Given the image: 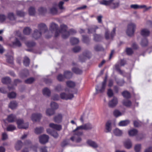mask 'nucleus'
Wrapping results in <instances>:
<instances>
[{"label":"nucleus","mask_w":152,"mask_h":152,"mask_svg":"<svg viewBox=\"0 0 152 152\" xmlns=\"http://www.w3.org/2000/svg\"><path fill=\"white\" fill-rule=\"evenodd\" d=\"M32 31L31 29L29 27H26L23 29V33L25 35H29Z\"/></svg>","instance_id":"412c9836"},{"label":"nucleus","mask_w":152,"mask_h":152,"mask_svg":"<svg viewBox=\"0 0 152 152\" xmlns=\"http://www.w3.org/2000/svg\"><path fill=\"white\" fill-rule=\"evenodd\" d=\"M49 137L48 135L43 134L40 136L39 137V141L42 144H44L48 141Z\"/></svg>","instance_id":"0eeeda50"},{"label":"nucleus","mask_w":152,"mask_h":152,"mask_svg":"<svg viewBox=\"0 0 152 152\" xmlns=\"http://www.w3.org/2000/svg\"><path fill=\"white\" fill-rule=\"evenodd\" d=\"M111 121H108L105 124L106 132H110L112 129Z\"/></svg>","instance_id":"f3484780"},{"label":"nucleus","mask_w":152,"mask_h":152,"mask_svg":"<svg viewBox=\"0 0 152 152\" xmlns=\"http://www.w3.org/2000/svg\"><path fill=\"white\" fill-rule=\"evenodd\" d=\"M126 52L127 55H130L133 53V51L131 48H127L126 49Z\"/></svg>","instance_id":"6e6d98bb"},{"label":"nucleus","mask_w":152,"mask_h":152,"mask_svg":"<svg viewBox=\"0 0 152 152\" xmlns=\"http://www.w3.org/2000/svg\"><path fill=\"white\" fill-rule=\"evenodd\" d=\"M14 34L17 37H18L20 38H23L21 37V32L19 30L16 31L14 32Z\"/></svg>","instance_id":"680f3d73"},{"label":"nucleus","mask_w":152,"mask_h":152,"mask_svg":"<svg viewBox=\"0 0 152 152\" xmlns=\"http://www.w3.org/2000/svg\"><path fill=\"white\" fill-rule=\"evenodd\" d=\"M70 41L72 45H74L78 44L79 40L78 39H70Z\"/></svg>","instance_id":"c03bdc74"},{"label":"nucleus","mask_w":152,"mask_h":152,"mask_svg":"<svg viewBox=\"0 0 152 152\" xmlns=\"http://www.w3.org/2000/svg\"><path fill=\"white\" fill-rule=\"evenodd\" d=\"M8 138V135L5 132H3L2 134L1 140H7Z\"/></svg>","instance_id":"338daca9"},{"label":"nucleus","mask_w":152,"mask_h":152,"mask_svg":"<svg viewBox=\"0 0 152 152\" xmlns=\"http://www.w3.org/2000/svg\"><path fill=\"white\" fill-rule=\"evenodd\" d=\"M137 131L134 129H133L129 130V134L130 136H134L137 133Z\"/></svg>","instance_id":"ea45409f"},{"label":"nucleus","mask_w":152,"mask_h":152,"mask_svg":"<svg viewBox=\"0 0 152 152\" xmlns=\"http://www.w3.org/2000/svg\"><path fill=\"white\" fill-rule=\"evenodd\" d=\"M122 94L124 97L128 99L131 97V95L130 93L127 91H125L123 92Z\"/></svg>","instance_id":"72a5a7b5"},{"label":"nucleus","mask_w":152,"mask_h":152,"mask_svg":"<svg viewBox=\"0 0 152 152\" xmlns=\"http://www.w3.org/2000/svg\"><path fill=\"white\" fill-rule=\"evenodd\" d=\"M130 121L128 120H126L121 121L119 123V125L120 126H125L128 125Z\"/></svg>","instance_id":"f704fd0d"},{"label":"nucleus","mask_w":152,"mask_h":152,"mask_svg":"<svg viewBox=\"0 0 152 152\" xmlns=\"http://www.w3.org/2000/svg\"><path fill=\"white\" fill-rule=\"evenodd\" d=\"M81 50V48L80 46H76L72 49V51L74 53L79 52Z\"/></svg>","instance_id":"0e129e2a"},{"label":"nucleus","mask_w":152,"mask_h":152,"mask_svg":"<svg viewBox=\"0 0 152 152\" xmlns=\"http://www.w3.org/2000/svg\"><path fill=\"white\" fill-rule=\"evenodd\" d=\"M23 145V143L21 140L18 141L15 146V149L17 151L20 150L22 147Z\"/></svg>","instance_id":"aec40b11"},{"label":"nucleus","mask_w":152,"mask_h":152,"mask_svg":"<svg viewBox=\"0 0 152 152\" xmlns=\"http://www.w3.org/2000/svg\"><path fill=\"white\" fill-rule=\"evenodd\" d=\"M130 7L132 8H133L134 9H137L140 8H144V7H145V5H143L139 6L138 4H134L131 5Z\"/></svg>","instance_id":"c9c22d12"},{"label":"nucleus","mask_w":152,"mask_h":152,"mask_svg":"<svg viewBox=\"0 0 152 152\" xmlns=\"http://www.w3.org/2000/svg\"><path fill=\"white\" fill-rule=\"evenodd\" d=\"M66 84L67 87L70 88H74L76 86L75 83L71 80L66 81Z\"/></svg>","instance_id":"393cba45"},{"label":"nucleus","mask_w":152,"mask_h":152,"mask_svg":"<svg viewBox=\"0 0 152 152\" xmlns=\"http://www.w3.org/2000/svg\"><path fill=\"white\" fill-rule=\"evenodd\" d=\"M58 25L57 24L54 23H52L50 25V28L52 31H55L58 30Z\"/></svg>","instance_id":"a878e982"},{"label":"nucleus","mask_w":152,"mask_h":152,"mask_svg":"<svg viewBox=\"0 0 152 152\" xmlns=\"http://www.w3.org/2000/svg\"><path fill=\"white\" fill-rule=\"evenodd\" d=\"M42 117V115L40 113H34L31 115V119L33 122L39 121Z\"/></svg>","instance_id":"39448f33"},{"label":"nucleus","mask_w":152,"mask_h":152,"mask_svg":"<svg viewBox=\"0 0 152 152\" xmlns=\"http://www.w3.org/2000/svg\"><path fill=\"white\" fill-rule=\"evenodd\" d=\"M123 104L127 107H129L132 105L131 102L128 100H124L123 102Z\"/></svg>","instance_id":"49530a36"},{"label":"nucleus","mask_w":152,"mask_h":152,"mask_svg":"<svg viewBox=\"0 0 152 152\" xmlns=\"http://www.w3.org/2000/svg\"><path fill=\"white\" fill-rule=\"evenodd\" d=\"M57 79L59 82L63 81L65 79L64 75L62 74H58L56 77Z\"/></svg>","instance_id":"37998d69"},{"label":"nucleus","mask_w":152,"mask_h":152,"mask_svg":"<svg viewBox=\"0 0 152 152\" xmlns=\"http://www.w3.org/2000/svg\"><path fill=\"white\" fill-rule=\"evenodd\" d=\"M38 30L42 33H45L48 31V28L46 25L44 23H40L38 25Z\"/></svg>","instance_id":"423d86ee"},{"label":"nucleus","mask_w":152,"mask_h":152,"mask_svg":"<svg viewBox=\"0 0 152 152\" xmlns=\"http://www.w3.org/2000/svg\"><path fill=\"white\" fill-rule=\"evenodd\" d=\"M148 41L147 39H142L140 43V45L142 47H145L147 45Z\"/></svg>","instance_id":"de8ad7c7"},{"label":"nucleus","mask_w":152,"mask_h":152,"mask_svg":"<svg viewBox=\"0 0 152 152\" xmlns=\"http://www.w3.org/2000/svg\"><path fill=\"white\" fill-rule=\"evenodd\" d=\"M16 13L17 15L20 17H23L25 15V13L23 11L17 10Z\"/></svg>","instance_id":"864d4df0"},{"label":"nucleus","mask_w":152,"mask_h":152,"mask_svg":"<svg viewBox=\"0 0 152 152\" xmlns=\"http://www.w3.org/2000/svg\"><path fill=\"white\" fill-rule=\"evenodd\" d=\"M11 80L9 77H5L1 79L2 82L4 84H8L11 83Z\"/></svg>","instance_id":"4be33fe9"},{"label":"nucleus","mask_w":152,"mask_h":152,"mask_svg":"<svg viewBox=\"0 0 152 152\" xmlns=\"http://www.w3.org/2000/svg\"><path fill=\"white\" fill-rule=\"evenodd\" d=\"M50 127L58 131L61 130L62 129V126L60 125L55 124L53 123H50L49 124Z\"/></svg>","instance_id":"ddd939ff"},{"label":"nucleus","mask_w":152,"mask_h":152,"mask_svg":"<svg viewBox=\"0 0 152 152\" xmlns=\"http://www.w3.org/2000/svg\"><path fill=\"white\" fill-rule=\"evenodd\" d=\"M63 75L65 78L69 79L72 78V74L70 71L66 70L64 72Z\"/></svg>","instance_id":"dca6fc26"},{"label":"nucleus","mask_w":152,"mask_h":152,"mask_svg":"<svg viewBox=\"0 0 152 152\" xmlns=\"http://www.w3.org/2000/svg\"><path fill=\"white\" fill-rule=\"evenodd\" d=\"M136 27V25L133 23H129L128 24L126 33L129 37H132L134 35Z\"/></svg>","instance_id":"7ed1b4c3"},{"label":"nucleus","mask_w":152,"mask_h":152,"mask_svg":"<svg viewBox=\"0 0 152 152\" xmlns=\"http://www.w3.org/2000/svg\"><path fill=\"white\" fill-rule=\"evenodd\" d=\"M118 102L117 98L114 97L113 99L109 101L108 106L110 107H115L117 104Z\"/></svg>","instance_id":"9b49d317"},{"label":"nucleus","mask_w":152,"mask_h":152,"mask_svg":"<svg viewBox=\"0 0 152 152\" xmlns=\"http://www.w3.org/2000/svg\"><path fill=\"white\" fill-rule=\"evenodd\" d=\"M46 112L47 115L50 116L54 114L55 111L52 108H48L46 110Z\"/></svg>","instance_id":"bb28decb"},{"label":"nucleus","mask_w":152,"mask_h":152,"mask_svg":"<svg viewBox=\"0 0 152 152\" xmlns=\"http://www.w3.org/2000/svg\"><path fill=\"white\" fill-rule=\"evenodd\" d=\"M23 63L26 66H28L30 63V59L28 57L25 56L24 58Z\"/></svg>","instance_id":"7c9ffc66"},{"label":"nucleus","mask_w":152,"mask_h":152,"mask_svg":"<svg viewBox=\"0 0 152 152\" xmlns=\"http://www.w3.org/2000/svg\"><path fill=\"white\" fill-rule=\"evenodd\" d=\"M16 129V126L12 124L9 125L7 128V130L8 131H12Z\"/></svg>","instance_id":"e433bc0d"},{"label":"nucleus","mask_w":152,"mask_h":152,"mask_svg":"<svg viewBox=\"0 0 152 152\" xmlns=\"http://www.w3.org/2000/svg\"><path fill=\"white\" fill-rule=\"evenodd\" d=\"M7 62L11 64H13V57L11 56H8L6 59Z\"/></svg>","instance_id":"a18cd8bd"},{"label":"nucleus","mask_w":152,"mask_h":152,"mask_svg":"<svg viewBox=\"0 0 152 152\" xmlns=\"http://www.w3.org/2000/svg\"><path fill=\"white\" fill-rule=\"evenodd\" d=\"M99 3L106 6H109L110 9L113 10L118 8L120 5L119 1H115L114 0H102L99 2Z\"/></svg>","instance_id":"f03ea898"},{"label":"nucleus","mask_w":152,"mask_h":152,"mask_svg":"<svg viewBox=\"0 0 152 152\" xmlns=\"http://www.w3.org/2000/svg\"><path fill=\"white\" fill-rule=\"evenodd\" d=\"M38 11L39 14L43 15L47 12V9L46 8L41 7L39 8Z\"/></svg>","instance_id":"c85d7f7f"},{"label":"nucleus","mask_w":152,"mask_h":152,"mask_svg":"<svg viewBox=\"0 0 152 152\" xmlns=\"http://www.w3.org/2000/svg\"><path fill=\"white\" fill-rule=\"evenodd\" d=\"M91 56V53L88 50H86L83 53L82 55L79 56V58L81 62H83L85 61L87 58L90 59Z\"/></svg>","instance_id":"20e7f679"},{"label":"nucleus","mask_w":152,"mask_h":152,"mask_svg":"<svg viewBox=\"0 0 152 152\" xmlns=\"http://www.w3.org/2000/svg\"><path fill=\"white\" fill-rule=\"evenodd\" d=\"M16 120V116L13 114H11L9 115L7 118V120L8 122L12 123L15 121Z\"/></svg>","instance_id":"2eb2a0df"},{"label":"nucleus","mask_w":152,"mask_h":152,"mask_svg":"<svg viewBox=\"0 0 152 152\" xmlns=\"http://www.w3.org/2000/svg\"><path fill=\"white\" fill-rule=\"evenodd\" d=\"M141 148V145L138 144L136 145L134 147V150L136 152H139Z\"/></svg>","instance_id":"4d7b16f0"},{"label":"nucleus","mask_w":152,"mask_h":152,"mask_svg":"<svg viewBox=\"0 0 152 152\" xmlns=\"http://www.w3.org/2000/svg\"><path fill=\"white\" fill-rule=\"evenodd\" d=\"M150 32L148 29L144 28L141 29L140 32V34L143 37H147L150 34Z\"/></svg>","instance_id":"9d476101"},{"label":"nucleus","mask_w":152,"mask_h":152,"mask_svg":"<svg viewBox=\"0 0 152 152\" xmlns=\"http://www.w3.org/2000/svg\"><path fill=\"white\" fill-rule=\"evenodd\" d=\"M35 79L33 77H30L25 80V82L27 84H31L33 83L35 80Z\"/></svg>","instance_id":"a19ab883"},{"label":"nucleus","mask_w":152,"mask_h":152,"mask_svg":"<svg viewBox=\"0 0 152 152\" xmlns=\"http://www.w3.org/2000/svg\"><path fill=\"white\" fill-rule=\"evenodd\" d=\"M68 27L67 25L63 24L60 26V28L58 30L59 33L63 34V38H67L70 35H73L76 33V31L73 28H71L67 31Z\"/></svg>","instance_id":"f257e3e1"},{"label":"nucleus","mask_w":152,"mask_h":152,"mask_svg":"<svg viewBox=\"0 0 152 152\" xmlns=\"http://www.w3.org/2000/svg\"><path fill=\"white\" fill-rule=\"evenodd\" d=\"M62 116L61 113L55 116L53 118L54 121L58 123H61L62 121Z\"/></svg>","instance_id":"4468645a"},{"label":"nucleus","mask_w":152,"mask_h":152,"mask_svg":"<svg viewBox=\"0 0 152 152\" xmlns=\"http://www.w3.org/2000/svg\"><path fill=\"white\" fill-rule=\"evenodd\" d=\"M115 28H113L112 31L110 33L109 30H107L105 32V38H113L115 35Z\"/></svg>","instance_id":"6e6552de"},{"label":"nucleus","mask_w":152,"mask_h":152,"mask_svg":"<svg viewBox=\"0 0 152 152\" xmlns=\"http://www.w3.org/2000/svg\"><path fill=\"white\" fill-rule=\"evenodd\" d=\"M113 114L115 117H118L121 115V113L118 110H115L113 111Z\"/></svg>","instance_id":"bf43d9fd"},{"label":"nucleus","mask_w":152,"mask_h":152,"mask_svg":"<svg viewBox=\"0 0 152 152\" xmlns=\"http://www.w3.org/2000/svg\"><path fill=\"white\" fill-rule=\"evenodd\" d=\"M42 93L44 95L49 96L50 95V91L48 88H45L43 89Z\"/></svg>","instance_id":"c756f323"},{"label":"nucleus","mask_w":152,"mask_h":152,"mask_svg":"<svg viewBox=\"0 0 152 152\" xmlns=\"http://www.w3.org/2000/svg\"><path fill=\"white\" fill-rule=\"evenodd\" d=\"M25 43L26 46L29 48L33 47L36 44V43L33 41H26L25 42Z\"/></svg>","instance_id":"a211bd4d"},{"label":"nucleus","mask_w":152,"mask_h":152,"mask_svg":"<svg viewBox=\"0 0 152 152\" xmlns=\"http://www.w3.org/2000/svg\"><path fill=\"white\" fill-rule=\"evenodd\" d=\"M124 145L126 148L127 149H129L132 146L130 140L129 139L126 140L124 143Z\"/></svg>","instance_id":"5701e85b"},{"label":"nucleus","mask_w":152,"mask_h":152,"mask_svg":"<svg viewBox=\"0 0 152 152\" xmlns=\"http://www.w3.org/2000/svg\"><path fill=\"white\" fill-rule=\"evenodd\" d=\"M16 40L14 42H12L11 44H9V46L13 48L20 47L21 46V44L20 42L18 40V39H16Z\"/></svg>","instance_id":"1a4fd4ad"},{"label":"nucleus","mask_w":152,"mask_h":152,"mask_svg":"<svg viewBox=\"0 0 152 152\" xmlns=\"http://www.w3.org/2000/svg\"><path fill=\"white\" fill-rule=\"evenodd\" d=\"M43 33L37 29L34 30L32 34L33 38H39L42 35Z\"/></svg>","instance_id":"f8f14e48"},{"label":"nucleus","mask_w":152,"mask_h":152,"mask_svg":"<svg viewBox=\"0 0 152 152\" xmlns=\"http://www.w3.org/2000/svg\"><path fill=\"white\" fill-rule=\"evenodd\" d=\"M114 134L116 136H121L123 133L122 131L118 128H116L113 131Z\"/></svg>","instance_id":"cd10ccee"},{"label":"nucleus","mask_w":152,"mask_h":152,"mask_svg":"<svg viewBox=\"0 0 152 152\" xmlns=\"http://www.w3.org/2000/svg\"><path fill=\"white\" fill-rule=\"evenodd\" d=\"M28 13L30 15H34L35 13V10L34 7H31L28 10Z\"/></svg>","instance_id":"473e14b6"},{"label":"nucleus","mask_w":152,"mask_h":152,"mask_svg":"<svg viewBox=\"0 0 152 152\" xmlns=\"http://www.w3.org/2000/svg\"><path fill=\"white\" fill-rule=\"evenodd\" d=\"M115 70L121 74L122 75L123 71H121L119 68V66L118 64H115Z\"/></svg>","instance_id":"69168bd1"},{"label":"nucleus","mask_w":152,"mask_h":152,"mask_svg":"<svg viewBox=\"0 0 152 152\" xmlns=\"http://www.w3.org/2000/svg\"><path fill=\"white\" fill-rule=\"evenodd\" d=\"M51 133V135L55 138H57L58 136V134L56 131H53Z\"/></svg>","instance_id":"774afa93"},{"label":"nucleus","mask_w":152,"mask_h":152,"mask_svg":"<svg viewBox=\"0 0 152 152\" xmlns=\"http://www.w3.org/2000/svg\"><path fill=\"white\" fill-rule=\"evenodd\" d=\"M18 105V104L15 101H12L10 102L9 104V107L12 109H15Z\"/></svg>","instance_id":"6ab92c4d"},{"label":"nucleus","mask_w":152,"mask_h":152,"mask_svg":"<svg viewBox=\"0 0 152 152\" xmlns=\"http://www.w3.org/2000/svg\"><path fill=\"white\" fill-rule=\"evenodd\" d=\"M84 126L85 130H90L93 128L92 125L90 123L85 124L84 125Z\"/></svg>","instance_id":"4c0bfd02"},{"label":"nucleus","mask_w":152,"mask_h":152,"mask_svg":"<svg viewBox=\"0 0 152 152\" xmlns=\"http://www.w3.org/2000/svg\"><path fill=\"white\" fill-rule=\"evenodd\" d=\"M43 130L44 129L42 127H36L35 129L34 132L37 134H39L42 133Z\"/></svg>","instance_id":"2f4dec72"},{"label":"nucleus","mask_w":152,"mask_h":152,"mask_svg":"<svg viewBox=\"0 0 152 152\" xmlns=\"http://www.w3.org/2000/svg\"><path fill=\"white\" fill-rule=\"evenodd\" d=\"M16 93L14 92L9 93L7 94V97L10 99L14 98L16 97Z\"/></svg>","instance_id":"09e8293b"},{"label":"nucleus","mask_w":152,"mask_h":152,"mask_svg":"<svg viewBox=\"0 0 152 152\" xmlns=\"http://www.w3.org/2000/svg\"><path fill=\"white\" fill-rule=\"evenodd\" d=\"M16 123L18 125V127L19 129H21V126L24 123V121L23 119H18L16 121Z\"/></svg>","instance_id":"58836bf2"},{"label":"nucleus","mask_w":152,"mask_h":152,"mask_svg":"<svg viewBox=\"0 0 152 152\" xmlns=\"http://www.w3.org/2000/svg\"><path fill=\"white\" fill-rule=\"evenodd\" d=\"M61 98L63 99L67 100V94L64 92L60 94Z\"/></svg>","instance_id":"5fc2aeb1"},{"label":"nucleus","mask_w":152,"mask_h":152,"mask_svg":"<svg viewBox=\"0 0 152 152\" xmlns=\"http://www.w3.org/2000/svg\"><path fill=\"white\" fill-rule=\"evenodd\" d=\"M8 17L11 20H13L15 19L14 15L12 12L9 13L8 15Z\"/></svg>","instance_id":"052dcab7"},{"label":"nucleus","mask_w":152,"mask_h":152,"mask_svg":"<svg viewBox=\"0 0 152 152\" xmlns=\"http://www.w3.org/2000/svg\"><path fill=\"white\" fill-rule=\"evenodd\" d=\"M87 143L89 146L94 148H95V142L90 140H88L86 142Z\"/></svg>","instance_id":"8fccbe9b"},{"label":"nucleus","mask_w":152,"mask_h":152,"mask_svg":"<svg viewBox=\"0 0 152 152\" xmlns=\"http://www.w3.org/2000/svg\"><path fill=\"white\" fill-rule=\"evenodd\" d=\"M106 79H105L102 82V88L99 90L101 92H102L104 91L106 86Z\"/></svg>","instance_id":"603ef678"},{"label":"nucleus","mask_w":152,"mask_h":152,"mask_svg":"<svg viewBox=\"0 0 152 152\" xmlns=\"http://www.w3.org/2000/svg\"><path fill=\"white\" fill-rule=\"evenodd\" d=\"M50 106L51 108L55 110L58 108V105L56 102H52L50 103Z\"/></svg>","instance_id":"79ce46f5"},{"label":"nucleus","mask_w":152,"mask_h":152,"mask_svg":"<svg viewBox=\"0 0 152 152\" xmlns=\"http://www.w3.org/2000/svg\"><path fill=\"white\" fill-rule=\"evenodd\" d=\"M72 70L73 72L76 74L80 75L83 73V71L82 70L76 67H73L72 69Z\"/></svg>","instance_id":"b1692460"},{"label":"nucleus","mask_w":152,"mask_h":152,"mask_svg":"<svg viewBox=\"0 0 152 152\" xmlns=\"http://www.w3.org/2000/svg\"><path fill=\"white\" fill-rule=\"evenodd\" d=\"M50 12L51 14L53 15H55L57 13V10L55 7H52L50 9Z\"/></svg>","instance_id":"3c124183"},{"label":"nucleus","mask_w":152,"mask_h":152,"mask_svg":"<svg viewBox=\"0 0 152 152\" xmlns=\"http://www.w3.org/2000/svg\"><path fill=\"white\" fill-rule=\"evenodd\" d=\"M39 152H48L47 147L46 146H42L39 148Z\"/></svg>","instance_id":"13d9d810"},{"label":"nucleus","mask_w":152,"mask_h":152,"mask_svg":"<svg viewBox=\"0 0 152 152\" xmlns=\"http://www.w3.org/2000/svg\"><path fill=\"white\" fill-rule=\"evenodd\" d=\"M68 142L66 139H65L61 142V145L62 147H64L66 145L68 144Z\"/></svg>","instance_id":"e2e57ef3"}]
</instances>
